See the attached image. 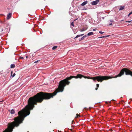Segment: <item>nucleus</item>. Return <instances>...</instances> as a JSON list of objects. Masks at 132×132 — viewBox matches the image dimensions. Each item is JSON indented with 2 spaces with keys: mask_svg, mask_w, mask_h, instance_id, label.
I'll return each instance as SVG.
<instances>
[{
  "mask_svg": "<svg viewBox=\"0 0 132 132\" xmlns=\"http://www.w3.org/2000/svg\"><path fill=\"white\" fill-rule=\"evenodd\" d=\"M112 25V23H110L109 25V26H110V25Z\"/></svg>",
  "mask_w": 132,
  "mask_h": 132,
  "instance_id": "27",
  "label": "nucleus"
},
{
  "mask_svg": "<svg viewBox=\"0 0 132 132\" xmlns=\"http://www.w3.org/2000/svg\"><path fill=\"white\" fill-rule=\"evenodd\" d=\"M121 71L120 73L116 76L115 77H111V76H98L95 77H93L90 78L89 77H87L86 76H84L81 75V78L82 77H84L85 78L90 79L93 80L95 82L96 81V80L98 81H100L101 82L103 80H107L109 79H111L113 78H116L117 77H120L121 76H118V75L121 73Z\"/></svg>",
  "mask_w": 132,
  "mask_h": 132,
  "instance_id": "2",
  "label": "nucleus"
},
{
  "mask_svg": "<svg viewBox=\"0 0 132 132\" xmlns=\"http://www.w3.org/2000/svg\"><path fill=\"white\" fill-rule=\"evenodd\" d=\"M11 75H12V71L11 72Z\"/></svg>",
  "mask_w": 132,
  "mask_h": 132,
  "instance_id": "31",
  "label": "nucleus"
},
{
  "mask_svg": "<svg viewBox=\"0 0 132 132\" xmlns=\"http://www.w3.org/2000/svg\"><path fill=\"white\" fill-rule=\"evenodd\" d=\"M97 89H98V88L97 87H96L95 88V89L97 90Z\"/></svg>",
  "mask_w": 132,
  "mask_h": 132,
  "instance_id": "28",
  "label": "nucleus"
},
{
  "mask_svg": "<svg viewBox=\"0 0 132 132\" xmlns=\"http://www.w3.org/2000/svg\"><path fill=\"white\" fill-rule=\"evenodd\" d=\"M19 58L20 59H23L24 58L22 56H20L19 57Z\"/></svg>",
  "mask_w": 132,
  "mask_h": 132,
  "instance_id": "18",
  "label": "nucleus"
},
{
  "mask_svg": "<svg viewBox=\"0 0 132 132\" xmlns=\"http://www.w3.org/2000/svg\"><path fill=\"white\" fill-rule=\"evenodd\" d=\"M39 61H40L39 60H37L36 61H35V62H34V63H36L38 62Z\"/></svg>",
  "mask_w": 132,
  "mask_h": 132,
  "instance_id": "20",
  "label": "nucleus"
},
{
  "mask_svg": "<svg viewBox=\"0 0 132 132\" xmlns=\"http://www.w3.org/2000/svg\"><path fill=\"white\" fill-rule=\"evenodd\" d=\"M97 0V1L99 2V1H100V0Z\"/></svg>",
  "mask_w": 132,
  "mask_h": 132,
  "instance_id": "34",
  "label": "nucleus"
},
{
  "mask_svg": "<svg viewBox=\"0 0 132 132\" xmlns=\"http://www.w3.org/2000/svg\"><path fill=\"white\" fill-rule=\"evenodd\" d=\"M83 37H84V38H85L87 37V36L86 35H85V36H84Z\"/></svg>",
  "mask_w": 132,
  "mask_h": 132,
  "instance_id": "26",
  "label": "nucleus"
},
{
  "mask_svg": "<svg viewBox=\"0 0 132 132\" xmlns=\"http://www.w3.org/2000/svg\"><path fill=\"white\" fill-rule=\"evenodd\" d=\"M15 111L14 110L12 109L11 110L10 112V113L11 114H12L15 113Z\"/></svg>",
  "mask_w": 132,
  "mask_h": 132,
  "instance_id": "8",
  "label": "nucleus"
},
{
  "mask_svg": "<svg viewBox=\"0 0 132 132\" xmlns=\"http://www.w3.org/2000/svg\"><path fill=\"white\" fill-rule=\"evenodd\" d=\"M71 26H73V27H74V23H73V22H71Z\"/></svg>",
  "mask_w": 132,
  "mask_h": 132,
  "instance_id": "14",
  "label": "nucleus"
},
{
  "mask_svg": "<svg viewBox=\"0 0 132 132\" xmlns=\"http://www.w3.org/2000/svg\"><path fill=\"white\" fill-rule=\"evenodd\" d=\"M125 72L126 75H130L132 76V71L126 68H123L121 70V73L118 75V76H121L124 74Z\"/></svg>",
  "mask_w": 132,
  "mask_h": 132,
  "instance_id": "3",
  "label": "nucleus"
},
{
  "mask_svg": "<svg viewBox=\"0 0 132 132\" xmlns=\"http://www.w3.org/2000/svg\"><path fill=\"white\" fill-rule=\"evenodd\" d=\"M112 101H114V100H112Z\"/></svg>",
  "mask_w": 132,
  "mask_h": 132,
  "instance_id": "33",
  "label": "nucleus"
},
{
  "mask_svg": "<svg viewBox=\"0 0 132 132\" xmlns=\"http://www.w3.org/2000/svg\"><path fill=\"white\" fill-rule=\"evenodd\" d=\"M57 47V46H54V47H52V49L53 50H54Z\"/></svg>",
  "mask_w": 132,
  "mask_h": 132,
  "instance_id": "12",
  "label": "nucleus"
},
{
  "mask_svg": "<svg viewBox=\"0 0 132 132\" xmlns=\"http://www.w3.org/2000/svg\"><path fill=\"white\" fill-rule=\"evenodd\" d=\"M94 34L93 32H89L87 34V35L88 36H90L91 35H93Z\"/></svg>",
  "mask_w": 132,
  "mask_h": 132,
  "instance_id": "9",
  "label": "nucleus"
},
{
  "mask_svg": "<svg viewBox=\"0 0 132 132\" xmlns=\"http://www.w3.org/2000/svg\"><path fill=\"white\" fill-rule=\"evenodd\" d=\"M110 130L111 131H112V130L111 129H110Z\"/></svg>",
  "mask_w": 132,
  "mask_h": 132,
  "instance_id": "29",
  "label": "nucleus"
},
{
  "mask_svg": "<svg viewBox=\"0 0 132 132\" xmlns=\"http://www.w3.org/2000/svg\"><path fill=\"white\" fill-rule=\"evenodd\" d=\"M110 21L111 22H113V21L112 20H110Z\"/></svg>",
  "mask_w": 132,
  "mask_h": 132,
  "instance_id": "22",
  "label": "nucleus"
},
{
  "mask_svg": "<svg viewBox=\"0 0 132 132\" xmlns=\"http://www.w3.org/2000/svg\"><path fill=\"white\" fill-rule=\"evenodd\" d=\"M84 35V34H82L81 35H77L75 38H77L78 37L82 36Z\"/></svg>",
  "mask_w": 132,
  "mask_h": 132,
  "instance_id": "10",
  "label": "nucleus"
},
{
  "mask_svg": "<svg viewBox=\"0 0 132 132\" xmlns=\"http://www.w3.org/2000/svg\"><path fill=\"white\" fill-rule=\"evenodd\" d=\"M109 36L108 35V36H102V37H100L99 38H104V37H108Z\"/></svg>",
  "mask_w": 132,
  "mask_h": 132,
  "instance_id": "13",
  "label": "nucleus"
},
{
  "mask_svg": "<svg viewBox=\"0 0 132 132\" xmlns=\"http://www.w3.org/2000/svg\"><path fill=\"white\" fill-rule=\"evenodd\" d=\"M99 84H96V86H97V87H99Z\"/></svg>",
  "mask_w": 132,
  "mask_h": 132,
  "instance_id": "24",
  "label": "nucleus"
},
{
  "mask_svg": "<svg viewBox=\"0 0 132 132\" xmlns=\"http://www.w3.org/2000/svg\"><path fill=\"white\" fill-rule=\"evenodd\" d=\"M99 33L101 34H102L104 33V32H102L101 31H99Z\"/></svg>",
  "mask_w": 132,
  "mask_h": 132,
  "instance_id": "19",
  "label": "nucleus"
},
{
  "mask_svg": "<svg viewBox=\"0 0 132 132\" xmlns=\"http://www.w3.org/2000/svg\"><path fill=\"white\" fill-rule=\"evenodd\" d=\"M84 37H82L81 38V39L80 40H83L84 39Z\"/></svg>",
  "mask_w": 132,
  "mask_h": 132,
  "instance_id": "17",
  "label": "nucleus"
},
{
  "mask_svg": "<svg viewBox=\"0 0 132 132\" xmlns=\"http://www.w3.org/2000/svg\"><path fill=\"white\" fill-rule=\"evenodd\" d=\"M95 30H96V29H94L93 30H94V31H95Z\"/></svg>",
  "mask_w": 132,
  "mask_h": 132,
  "instance_id": "32",
  "label": "nucleus"
},
{
  "mask_svg": "<svg viewBox=\"0 0 132 132\" xmlns=\"http://www.w3.org/2000/svg\"><path fill=\"white\" fill-rule=\"evenodd\" d=\"M28 57V56H26V58H27Z\"/></svg>",
  "mask_w": 132,
  "mask_h": 132,
  "instance_id": "30",
  "label": "nucleus"
},
{
  "mask_svg": "<svg viewBox=\"0 0 132 132\" xmlns=\"http://www.w3.org/2000/svg\"><path fill=\"white\" fill-rule=\"evenodd\" d=\"M15 73H14L13 74V75L12 76V77H14L15 76Z\"/></svg>",
  "mask_w": 132,
  "mask_h": 132,
  "instance_id": "23",
  "label": "nucleus"
},
{
  "mask_svg": "<svg viewBox=\"0 0 132 132\" xmlns=\"http://www.w3.org/2000/svg\"><path fill=\"white\" fill-rule=\"evenodd\" d=\"M81 74H78L77 76H71L64 80L60 81L56 91L52 94L51 93L40 92L32 97L30 98L28 102V104L25 108V117L30 113V110H32L35 107L34 104L36 105L37 102L41 103L44 99H48L55 95L57 92H62L66 85H68L70 82L68 80L73 78H81Z\"/></svg>",
  "mask_w": 132,
  "mask_h": 132,
  "instance_id": "1",
  "label": "nucleus"
},
{
  "mask_svg": "<svg viewBox=\"0 0 132 132\" xmlns=\"http://www.w3.org/2000/svg\"><path fill=\"white\" fill-rule=\"evenodd\" d=\"M15 65L14 64H12L11 65V68H14L15 67Z\"/></svg>",
  "mask_w": 132,
  "mask_h": 132,
  "instance_id": "11",
  "label": "nucleus"
},
{
  "mask_svg": "<svg viewBox=\"0 0 132 132\" xmlns=\"http://www.w3.org/2000/svg\"><path fill=\"white\" fill-rule=\"evenodd\" d=\"M109 102H110V103H111V101H110Z\"/></svg>",
  "mask_w": 132,
  "mask_h": 132,
  "instance_id": "35",
  "label": "nucleus"
},
{
  "mask_svg": "<svg viewBox=\"0 0 132 132\" xmlns=\"http://www.w3.org/2000/svg\"><path fill=\"white\" fill-rule=\"evenodd\" d=\"M12 15V14L11 13H9L7 14V19H9L11 17Z\"/></svg>",
  "mask_w": 132,
  "mask_h": 132,
  "instance_id": "5",
  "label": "nucleus"
},
{
  "mask_svg": "<svg viewBox=\"0 0 132 132\" xmlns=\"http://www.w3.org/2000/svg\"><path fill=\"white\" fill-rule=\"evenodd\" d=\"M98 2H99L97 0H96L95 1L91 2L90 4L92 5H95L97 4Z\"/></svg>",
  "mask_w": 132,
  "mask_h": 132,
  "instance_id": "4",
  "label": "nucleus"
},
{
  "mask_svg": "<svg viewBox=\"0 0 132 132\" xmlns=\"http://www.w3.org/2000/svg\"><path fill=\"white\" fill-rule=\"evenodd\" d=\"M125 6H120V7L119 10L120 11L123 10L124 9Z\"/></svg>",
  "mask_w": 132,
  "mask_h": 132,
  "instance_id": "7",
  "label": "nucleus"
},
{
  "mask_svg": "<svg viewBox=\"0 0 132 132\" xmlns=\"http://www.w3.org/2000/svg\"><path fill=\"white\" fill-rule=\"evenodd\" d=\"M131 21H126V22L129 23V22H130Z\"/></svg>",
  "mask_w": 132,
  "mask_h": 132,
  "instance_id": "21",
  "label": "nucleus"
},
{
  "mask_svg": "<svg viewBox=\"0 0 132 132\" xmlns=\"http://www.w3.org/2000/svg\"><path fill=\"white\" fill-rule=\"evenodd\" d=\"M76 116L75 118H77L78 117H80V116H79L78 114H77L76 115Z\"/></svg>",
  "mask_w": 132,
  "mask_h": 132,
  "instance_id": "15",
  "label": "nucleus"
},
{
  "mask_svg": "<svg viewBox=\"0 0 132 132\" xmlns=\"http://www.w3.org/2000/svg\"><path fill=\"white\" fill-rule=\"evenodd\" d=\"M132 14V11H131L130 13L128 14V16H129V15Z\"/></svg>",
  "mask_w": 132,
  "mask_h": 132,
  "instance_id": "16",
  "label": "nucleus"
},
{
  "mask_svg": "<svg viewBox=\"0 0 132 132\" xmlns=\"http://www.w3.org/2000/svg\"><path fill=\"white\" fill-rule=\"evenodd\" d=\"M87 1H85L83 3H82L81 4V5L82 6H84L86 4H87Z\"/></svg>",
  "mask_w": 132,
  "mask_h": 132,
  "instance_id": "6",
  "label": "nucleus"
},
{
  "mask_svg": "<svg viewBox=\"0 0 132 132\" xmlns=\"http://www.w3.org/2000/svg\"><path fill=\"white\" fill-rule=\"evenodd\" d=\"M84 31V29H81L80 30V31Z\"/></svg>",
  "mask_w": 132,
  "mask_h": 132,
  "instance_id": "25",
  "label": "nucleus"
}]
</instances>
